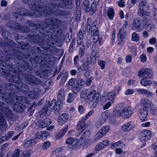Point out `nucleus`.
I'll return each mask as SVG.
<instances>
[{
    "label": "nucleus",
    "instance_id": "47",
    "mask_svg": "<svg viewBox=\"0 0 157 157\" xmlns=\"http://www.w3.org/2000/svg\"><path fill=\"white\" fill-rule=\"evenodd\" d=\"M100 0H94V2L91 4V9L93 10L92 14H94L95 13L96 9V6L98 4Z\"/></svg>",
    "mask_w": 157,
    "mask_h": 157
},
{
    "label": "nucleus",
    "instance_id": "23",
    "mask_svg": "<svg viewBox=\"0 0 157 157\" xmlns=\"http://www.w3.org/2000/svg\"><path fill=\"white\" fill-rule=\"evenodd\" d=\"M97 25V21L94 20L92 21V20L91 18H89L87 19V28L88 30L89 31L90 30H92L94 27H96Z\"/></svg>",
    "mask_w": 157,
    "mask_h": 157
},
{
    "label": "nucleus",
    "instance_id": "43",
    "mask_svg": "<svg viewBox=\"0 0 157 157\" xmlns=\"http://www.w3.org/2000/svg\"><path fill=\"white\" fill-rule=\"evenodd\" d=\"M38 22L40 23V21L38 20H36V21H27V24L28 26L30 27H33L34 26H36V27L38 25Z\"/></svg>",
    "mask_w": 157,
    "mask_h": 157
},
{
    "label": "nucleus",
    "instance_id": "41",
    "mask_svg": "<svg viewBox=\"0 0 157 157\" xmlns=\"http://www.w3.org/2000/svg\"><path fill=\"white\" fill-rule=\"evenodd\" d=\"M13 18L16 20H21L22 18V14L21 13L20 11L19 12H15L13 15Z\"/></svg>",
    "mask_w": 157,
    "mask_h": 157
},
{
    "label": "nucleus",
    "instance_id": "59",
    "mask_svg": "<svg viewBox=\"0 0 157 157\" xmlns=\"http://www.w3.org/2000/svg\"><path fill=\"white\" fill-rule=\"evenodd\" d=\"M20 156L21 157H30L31 154L29 151H26L22 152L20 154Z\"/></svg>",
    "mask_w": 157,
    "mask_h": 157
},
{
    "label": "nucleus",
    "instance_id": "55",
    "mask_svg": "<svg viewBox=\"0 0 157 157\" xmlns=\"http://www.w3.org/2000/svg\"><path fill=\"white\" fill-rule=\"evenodd\" d=\"M11 34L9 31H3L2 33V37L5 39H8V37H10Z\"/></svg>",
    "mask_w": 157,
    "mask_h": 157
},
{
    "label": "nucleus",
    "instance_id": "11",
    "mask_svg": "<svg viewBox=\"0 0 157 157\" xmlns=\"http://www.w3.org/2000/svg\"><path fill=\"white\" fill-rule=\"evenodd\" d=\"M85 82L83 79L81 78L78 79L75 84L71 89L72 91L75 94L81 91V89L84 86Z\"/></svg>",
    "mask_w": 157,
    "mask_h": 157
},
{
    "label": "nucleus",
    "instance_id": "36",
    "mask_svg": "<svg viewBox=\"0 0 157 157\" xmlns=\"http://www.w3.org/2000/svg\"><path fill=\"white\" fill-rule=\"evenodd\" d=\"M65 90L64 89H61L60 90L57 96V99L59 101H63L65 98Z\"/></svg>",
    "mask_w": 157,
    "mask_h": 157
},
{
    "label": "nucleus",
    "instance_id": "42",
    "mask_svg": "<svg viewBox=\"0 0 157 157\" xmlns=\"http://www.w3.org/2000/svg\"><path fill=\"white\" fill-rule=\"evenodd\" d=\"M78 55L80 58L83 57L85 54V47L84 45H81L78 47Z\"/></svg>",
    "mask_w": 157,
    "mask_h": 157
},
{
    "label": "nucleus",
    "instance_id": "13",
    "mask_svg": "<svg viewBox=\"0 0 157 157\" xmlns=\"http://www.w3.org/2000/svg\"><path fill=\"white\" fill-rule=\"evenodd\" d=\"M143 22H142L141 19L136 18L133 21L132 29L133 30H136L137 32L141 31L144 28Z\"/></svg>",
    "mask_w": 157,
    "mask_h": 157
},
{
    "label": "nucleus",
    "instance_id": "62",
    "mask_svg": "<svg viewBox=\"0 0 157 157\" xmlns=\"http://www.w3.org/2000/svg\"><path fill=\"white\" fill-rule=\"evenodd\" d=\"M99 33L98 29L97 28H96L95 29L91 30V35L95 36V37L99 36Z\"/></svg>",
    "mask_w": 157,
    "mask_h": 157
},
{
    "label": "nucleus",
    "instance_id": "5",
    "mask_svg": "<svg viewBox=\"0 0 157 157\" xmlns=\"http://www.w3.org/2000/svg\"><path fill=\"white\" fill-rule=\"evenodd\" d=\"M100 97V94L96 92L95 90L90 89V93L87 96V98L92 101V107L95 108L96 107Z\"/></svg>",
    "mask_w": 157,
    "mask_h": 157
},
{
    "label": "nucleus",
    "instance_id": "45",
    "mask_svg": "<svg viewBox=\"0 0 157 157\" xmlns=\"http://www.w3.org/2000/svg\"><path fill=\"white\" fill-rule=\"evenodd\" d=\"M68 75L66 72H64L60 82H59L60 85L62 86L66 82L68 78Z\"/></svg>",
    "mask_w": 157,
    "mask_h": 157
},
{
    "label": "nucleus",
    "instance_id": "51",
    "mask_svg": "<svg viewBox=\"0 0 157 157\" xmlns=\"http://www.w3.org/2000/svg\"><path fill=\"white\" fill-rule=\"evenodd\" d=\"M86 29L85 30L82 29V30H80L79 33L78 34V37L79 39H80V40L83 39L84 37V35L86 34Z\"/></svg>",
    "mask_w": 157,
    "mask_h": 157
},
{
    "label": "nucleus",
    "instance_id": "34",
    "mask_svg": "<svg viewBox=\"0 0 157 157\" xmlns=\"http://www.w3.org/2000/svg\"><path fill=\"white\" fill-rule=\"evenodd\" d=\"M139 6L140 8L139 10H146L148 9V6L146 0H141L140 3L139 4Z\"/></svg>",
    "mask_w": 157,
    "mask_h": 157
},
{
    "label": "nucleus",
    "instance_id": "2",
    "mask_svg": "<svg viewBox=\"0 0 157 157\" xmlns=\"http://www.w3.org/2000/svg\"><path fill=\"white\" fill-rule=\"evenodd\" d=\"M40 0H34L31 3V6L34 9V14L36 17H40L41 15L47 16L60 15L62 14L63 12L58 9V6H54L51 3L49 6H45L44 7L41 5Z\"/></svg>",
    "mask_w": 157,
    "mask_h": 157
},
{
    "label": "nucleus",
    "instance_id": "1",
    "mask_svg": "<svg viewBox=\"0 0 157 157\" xmlns=\"http://www.w3.org/2000/svg\"><path fill=\"white\" fill-rule=\"evenodd\" d=\"M12 57L16 59L18 62V67H15L13 64L10 61H0V65L9 70L8 73H6V76L8 78L10 82L17 83L20 85L21 80L18 75L25 74V71L27 70H30L29 66L24 61L25 59L24 54L17 50L13 51Z\"/></svg>",
    "mask_w": 157,
    "mask_h": 157
},
{
    "label": "nucleus",
    "instance_id": "40",
    "mask_svg": "<svg viewBox=\"0 0 157 157\" xmlns=\"http://www.w3.org/2000/svg\"><path fill=\"white\" fill-rule=\"evenodd\" d=\"M90 135V132L89 130L85 131L82 135L80 139L86 140L88 139Z\"/></svg>",
    "mask_w": 157,
    "mask_h": 157
},
{
    "label": "nucleus",
    "instance_id": "27",
    "mask_svg": "<svg viewBox=\"0 0 157 157\" xmlns=\"http://www.w3.org/2000/svg\"><path fill=\"white\" fill-rule=\"evenodd\" d=\"M68 114L66 113H62L59 116L58 118V121L60 125H62L65 123L68 119Z\"/></svg>",
    "mask_w": 157,
    "mask_h": 157
},
{
    "label": "nucleus",
    "instance_id": "22",
    "mask_svg": "<svg viewBox=\"0 0 157 157\" xmlns=\"http://www.w3.org/2000/svg\"><path fill=\"white\" fill-rule=\"evenodd\" d=\"M9 52V51L8 52L7 50H4L3 52L0 51V61H9V60L10 58L9 56L11 55Z\"/></svg>",
    "mask_w": 157,
    "mask_h": 157
},
{
    "label": "nucleus",
    "instance_id": "18",
    "mask_svg": "<svg viewBox=\"0 0 157 157\" xmlns=\"http://www.w3.org/2000/svg\"><path fill=\"white\" fill-rule=\"evenodd\" d=\"M15 95V91H12L11 92H9V94L7 95V98H6V95L4 94L3 95H0V97H1V99L2 100H4L6 102L12 103L14 100V98Z\"/></svg>",
    "mask_w": 157,
    "mask_h": 157
},
{
    "label": "nucleus",
    "instance_id": "33",
    "mask_svg": "<svg viewBox=\"0 0 157 157\" xmlns=\"http://www.w3.org/2000/svg\"><path fill=\"white\" fill-rule=\"evenodd\" d=\"M109 143V141L108 140L103 141L96 146V149L97 150L99 151L107 146Z\"/></svg>",
    "mask_w": 157,
    "mask_h": 157
},
{
    "label": "nucleus",
    "instance_id": "57",
    "mask_svg": "<svg viewBox=\"0 0 157 157\" xmlns=\"http://www.w3.org/2000/svg\"><path fill=\"white\" fill-rule=\"evenodd\" d=\"M21 13L22 14V17L27 16L30 15L29 11L28 10L25 9L21 8Z\"/></svg>",
    "mask_w": 157,
    "mask_h": 157
},
{
    "label": "nucleus",
    "instance_id": "54",
    "mask_svg": "<svg viewBox=\"0 0 157 157\" xmlns=\"http://www.w3.org/2000/svg\"><path fill=\"white\" fill-rule=\"evenodd\" d=\"M107 15L110 19L113 18L114 16V11L112 8H109L108 11Z\"/></svg>",
    "mask_w": 157,
    "mask_h": 157
},
{
    "label": "nucleus",
    "instance_id": "52",
    "mask_svg": "<svg viewBox=\"0 0 157 157\" xmlns=\"http://www.w3.org/2000/svg\"><path fill=\"white\" fill-rule=\"evenodd\" d=\"M21 103H16L14 105V109L16 111L19 112H22V108L21 106Z\"/></svg>",
    "mask_w": 157,
    "mask_h": 157
},
{
    "label": "nucleus",
    "instance_id": "14",
    "mask_svg": "<svg viewBox=\"0 0 157 157\" xmlns=\"http://www.w3.org/2000/svg\"><path fill=\"white\" fill-rule=\"evenodd\" d=\"M45 36L44 33H43L41 35L42 37L40 36L39 35H33L30 36L29 39L31 42L41 44L44 42L45 38H47V37H45Z\"/></svg>",
    "mask_w": 157,
    "mask_h": 157
},
{
    "label": "nucleus",
    "instance_id": "9",
    "mask_svg": "<svg viewBox=\"0 0 157 157\" xmlns=\"http://www.w3.org/2000/svg\"><path fill=\"white\" fill-rule=\"evenodd\" d=\"M73 138H68L66 141L67 144H69L68 149L70 150H72L74 148L78 149L82 145V144L80 141L78 140H74Z\"/></svg>",
    "mask_w": 157,
    "mask_h": 157
},
{
    "label": "nucleus",
    "instance_id": "53",
    "mask_svg": "<svg viewBox=\"0 0 157 157\" xmlns=\"http://www.w3.org/2000/svg\"><path fill=\"white\" fill-rule=\"evenodd\" d=\"M145 10H138V14L140 16H148L149 15V13L145 11Z\"/></svg>",
    "mask_w": 157,
    "mask_h": 157
},
{
    "label": "nucleus",
    "instance_id": "44",
    "mask_svg": "<svg viewBox=\"0 0 157 157\" xmlns=\"http://www.w3.org/2000/svg\"><path fill=\"white\" fill-rule=\"evenodd\" d=\"M115 96V92L112 91L110 92L107 95V99L109 100H110V101L113 102L114 100V97Z\"/></svg>",
    "mask_w": 157,
    "mask_h": 157
},
{
    "label": "nucleus",
    "instance_id": "12",
    "mask_svg": "<svg viewBox=\"0 0 157 157\" xmlns=\"http://www.w3.org/2000/svg\"><path fill=\"white\" fill-rule=\"evenodd\" d=\"M121 116L125 118L130 117L134 113V110L131 107H124L122 104Z\"/></svg>",
    "mask_w": 157,
    "mask_h": 157
},
{
    "label": "nucleus",
    "instance_id": "50",
    "mask_svg": "<svg viewBox=\"0 0 157 157\" xmlns=\"http://www.w3.org/2000/svg\"><path fill=\"white\" fill-rule=\"evenodd\" d=\"M109 128V126H106L102 128L99 132H100L101 135L104 136L108 131Z\"/></svg>",
    "mask_w": 157,
    "mask_h": 157
},
{
    "label": "nucleus",
    "instance_id": "32",
    "mask_svg": "<svg viewBox=\"0 0 157 157\" xmlns=\"http://www.w3.org/2000/svg\"><path fill=\"white\" fill-rule=\"evenodd\" d=\"M151 102L147 99L142 100L140 104L144 107V108H147V109H149L151 106Z\"/></svg>",
    "mask_w": 157,
    "mask_h": 157
},
{
    "label": "nucleus",
    "instance_id": "56",
    "mask_svg": "<svg viewBox=\"0 0 157 157\" xmlns=\"http://www.w3.org/2000/svg\"><path fill=\"white\" fill-rule=\"evenodd\" d=\"M32 52H35L36 54L42 53V50L37 46H34L32 48Z\"/></svg>",
    "mask_w": 157,
    "mask_h": 157
},
{
    "label": "nucleus",
    "instance_id": "3",
    "mask_svg": "<svg viewBox=\"0 0 157 157\" xmlns=\"http://www.w3.org/2000/svg\"><path fill=\"white\" fill-rule=\"evenodd\" d=\"M55 33V31L54 29L50 28L48 29L47 30L45 31L44 33V35L45 37L44 40L46 43V45L44 46V47L46 49H50V47H52V49L50 50L51 52H53L55 49V47H53L54 44L57 45L58 44V41L56 39L53 38V35Z\"/></svg>",
    "mask_w": 157,
    "mask_h": 157
},
{
    "label": "nucleus",
    "instance_id": "60",
    "mask_svg": "<svg viewBox=\"0 0 157 157\" xmlns=\"http://www.w3.org/2000/svg\"><path fill=\"white\" fill-rule=\"evenodd\" d=\"M99 36L94 37L93 38V44L91 50H93V52H94V49H95V45H94V44H96L98 42L99 39Z\"/></svg>",
    "mask_w": 157,
    "mask_h": 157
},
{
    "label": "nucleus",
    "instance_id": "39",
    "mask_svg": "<svg viewBox=\"0 0 157 157\" xmlns=\"http://www.w3.org/2000/svg\"><path fill=\"white\" fill-rule=\"evenodd\" d=\"M89 68V65L84 61L82 64L81 66L78 67V70L79 71L81 70L82 71H84L88 70Z\"/></svg>",
    "mask_w": 157,
    "mask_h": 157
},
{
    "label": "nucleus",
    "instance_id": "25",
    "mask_svg": "<svg viewBox=\"0 0 157 157\" xmlns=\"http://www.w3.org/2000/svg\"><path fill=\"white\" fill-rule=\"evenodd\" d=\"M20 87H18L17 86L15 85L16 88L18 91H20L22 93H24L25 91L28 90L29 86L26 84L21 82L20 83Z\"/></svg>",
    "mask_w": 157,
    "mask_h": 157
},
{
    "label": "nucleus",
    "instance_id": "48",
    "mask_svg": "<svg viewBox=\"0 0 157 157\" xmlns=\"http://www.w3.org/2000/svg\"><path fill=\"white\" fill-rule=\"evenodd\" d=\"M75 45V39H73L71 42L69 52V53H72L74 50V48Z\"/></svg>",
    "mask_w": 157,
    "mask_h": 157
},
{
    "label": "nucleus",
    "instance_id": "4",
    "mask_svg": "<svg viewBox=\"0 0 157 157\" xmlns=\"http://www.w3.org/2000/svg\"><path fill=\"white\" fill-rule=\"evenodd\" d=\"M38 22L39 29L43 30L46 28H48L50 26L55 25L56 24L60 23V20L59 19L50 18L46 19L45 21L41 22L40 21V23Z\"/></svg>",
    "mask_w": 157,
    "mask_h": 157
},
{
    "label": "nucleus",
    "instance_id": "7",
    "mask_svg": "<svg viewBox=\"0 0 157 157\" xmlns=\"http://www.w3.org/2000/svg\"><path fill=\"white\" fill-rule=\"evenodd\" d=\"M63 101H59L58 100L57 101L55 99H53L51 103L48 102L51 106L50 109L52 111L54 110L55 114L57 115H59L61 112V109L63 106Z\"/></svg>",
    "mask_w": 157,
    "mask_h": 157
},
{
    "label": "nucleus",
    "instance_id": "15",
    "mask_svg": "<svg viewBox=\"0 0 157 157\" xmlns=\"http://www.w3.org/2000/svg\"><path fill=\"white\" fill-rule=\"evenodd\" d=\"M153 73L152 71L149 68H144L140 70L138 72V75L140 77H145L147 78H150L152 77Z\"/></svg>",
    "mask_w": 157,
    "mask_h": 157
},
{
    "label": "nucleus",
    "instance_id": "58",
    "mask_svg": "<svg viewBox=\"0 0 157 157\" xmlns=\"http://www.w3.org/2000/svg\"><path fill=\"white\" fill-rule=\"evenodd\" d=\"M103 136L101 135L100 132H98L95 136L94 137L93 141L94 142H96L98 140L100 139Z\"/></svg>",
    "mask_w": 157,
    "mask_h": 157
},
{
    "label": "nucleus",
    "instance_id": "6",
    "mask_svg": "<svg viewBox=\"0 0 157 157\" xmlns=\"http://www.w3.org/2000/svg\"><path fill=\"white\" fill-rule=\"evenodd\" d=\"M7 26L12 29L17 30L21 33H28L30 30L29 28L25 27H22L16 21H11L7 23Z\"/></svg>",
    "mask_w": 157,
    "mask_h": 157
},
{
    "label": "nucleus",
    "instance_id": "29",
    "mask_svg": "<svg viewBox=\"0 0 157 157\" xmlns=\"http://www.w3.org/2000/svg\"><path fill=\"white\" fill-rule=\"evenodd\" d=\"M122 111V104H121L116 107L113 114L116 117L121 116Z\"/></svg>",
    "mask_w": 157,
    "mask_h": 157
},
{
    "label": "nucleus",
    "instance_id": "10",
    "mask_svg": "<svg viewBox=\"0 0 157 157\" xmlns=\"http://www.w3.org/2000/svg\"><path fill=\"white\" fill-rule=\"evenodd\" d=\"M0 110L6 115H7L11 111L9 108L4 107L3 105H0ZM3 115L0 112V128L5 127L6 122L3 119Z\"/></svg>",
    "mask_w": 157,
    "mask_h": 157
},
{
    "label": "nucleus",
    "instance_id": "63",
    "mask_svg": "<svg viewBox=\"0 0 157 157\" xmlns=\"http://www.w3.org/2000/svg\"><path fill=\"white\" fill-rule=\"evenodd\" d=\"M20 150L19 149H17L15 150L12 155V157H21L20 155Z\"/></svg>",
    "mask_w": 157,
    "mask_h": 157
},
{
    "label": "nucleus",
    "instance_id": "26",
    "mask_svg": "<svg viewBox=\"0 0 157 157\" xmlns=\"http://www.w3.org/2000/svg\"><path fill=\"white\" fill-rule=\"evenodd\" d=\"M51 123L50 119L47 118L44 120H41L38 122V126L41 128H44L47 127Z\"/></svg>",
    "mask_w": 157,
    "mask_h": 157
},
{
    "label": "nucleus",
    "instance_id": "28",
    "mask_svg": "<svg viewBox=\"0 0 157 157\" xmlns=\"http://www.w3.org/2000/svg\"><path fill=\"white\" fill-rule=\"evenodd\" d=\"M51 106L49 104L44 107L40 111V114L41 116L42 115H44V116H48L52 110H51Z\"/></svg>",
    "mask_w": 157,
    "mask_h": 157
},
{
    "label": "nucleus",
    "instance_id": "61",
    "mask_svg": "<svg viewBox=\"0 0 157 157\" xmlns=\"http://www.w3.org/2000/svg\"><path fill=\"white\" fill-rule=\"evenodd\" d=\"M74 95L73 93H69L68 95V98L67 100V101L70 103L72 102L74 100Z\"/></svg>",
    "mask_w": 157,
    "mask_h": 157
},
{
    "label": "nucleus",
    "instance_id": "38",
    "mask_svg": "<svg viewBox=\"0 0 157 157\" xmlns=\"http://www.w3.org/2000/svg\"><path fill=\"white\" fill-rule=\"evenodd\" d=\"M26 95L29 98L32 99L36 98L38 97L37 94L33 91H28L26 93Z\"/></svg>",
    "mask_w": 157,
    "mask_h": 157
},
{
    "label": "nucleus",
    "instance_id": "35",
    "mask_svg": "<svg viewBox=\"0 0 157 157\" xmlns=\"http://www.w3.org/2000/svg\"><path fill=\"white\" fill-rule=\"evenodd\" d=\"M148 79L143 77L141 79L140 83L141 85L144 86L150 85L152 83V82L150 80H148Z\"/></svg>",
    "mask_w": 157,
    "mask_h": 157
},
{
    "label": "nucleus",
    "instance_id": "31",
    "mask_svg": "<svg viewBox=\"0 0 157 157\" xmlns=\"http://www.w3.org/2000/svg\"><path fill=\"white\" fill-rule=\"evenodd\" d=\"M36 143V141L34 139L28 140L25 142L23 146L25 148H27L34 145Z\"/></svg>",
    "mask_w": 157,
    "mask_h": 157
},
{
    "label": "nucleus",
    "instance_id": "19",
    "mask_svg": "<svg viewBox=\"0 0 157 157\" xmlns=\"http://www.w3.org/2000/svg\"><path fill=\"white\" fill-rule=\"evenodd\" d=\"M56 2H57V4H53V3L52 2V4H53L55 6H58V9L59 10L63 12V14L60 15H57V16H61V15H62L64 14V12L63 11L59 10V7H63L64 6H66L67 7L71 6L72 4V0H64L62 1L61 3H59V4H58V1Z\"/></svg>",
    "mask_w": 157,
    "mask_h": 157
},
{
    "label": "nucleus",
    "instance_id": "37",
    "mask_svg": "<svg viewBox=\"0 0 157 157\" xmlns=\"http://www.w3.org/2000/svg\"><path fill=\"white\" fill-rule=\"evenodd\" d=\"M107 119V116H106L105 114L103 113L101 116L100 117V121L98 123L97 125V127H100V125L103 124V123Z\"/></svg>",
    "mask_w": 157,
    "mask_h": 157
},
{
    "label": "nucleus",
    "instance_id": "20",
    "mask_svg": "<svg viewBox=\"0 0 157 157\" xmlns=\"http://www.w3.org/2000/svg\"><path fill=\"white\" fill-rule=\"evenodd\" d=\"M0 45L1 47L4 49H8L9 48L10 50H11L10 48H11L12 47V49H13V47H16V44L13 41L11 40L9 41V42H3L2 43H0Z\"/></svg>",
    "mask_w": 157,
    "mask_h": 157
},
{
    "label": "nucleus",
    "instance_id": "64",
    "mask_svg": "<svg viewBox=\"0 0 157 157\" xmlns=\"http://www.w3.org/2000/svg\"><path fill=\"white\" fill-rule=\"evenodd\" d=\"M132 39L133 40L136 41H138L139 40V35L136 32H134L132 34Z\"/></svg>",
    "mask_w": 157,
    "mask_h": 157
},
{
    "label": "nucleus",
    "instance_id": "21",
    "mask_svg": "<svg viewBox=\"0 0 157 157\" xmlns=\"http://www.w3.org/2000/svg\"><path fill=\"white\" fill-rule=\"evenodd\" d=\"M135 127V125L133 122L129 121L123 125L121 129L123 131H128L132 129Z\"/></svg>",
    "mask_w": 157,
    "mask_h": 157
},
{
    "label": "nucleus",
    "instance_id": "30",
    "mask_svg": "<svg viewBox=\"0 0 157 157\" xmlns=\"http://www.w3.org/2000/svg\"><path fill=\"white\" fill-rule=\"evenodd\" d=\"M83 4L84 8L86 11V12H89L91 15H93V14H92L93 12V10H92L91 9V6L90 7V5L89 1L88 0H85L83 2Z\"/></svg>",
    "mask_w": 157,
    "mask_h": 157
},
{
    "label": "nucleus",
    "instance_id": "17",
    "mask_svg": "<svg viewBox=\"0 0 157 157\" xmlns=\"http://www.w3.org/2000/svg\"><path fill=\"white\" fill-rule=\"evenodd\" d=\"M151 136V133L148 130L142 131L139 135V139L141 141H146Z\"/></svg>",
    "mask_w": 157,
    "mask_h": 157
},
{
    "label": "nucleus",
    "instance_id": "49",
    "mask_svg": "<svg viewBox=\"0 0 157 157\" xmlns=\"http://www.w3.org/2000/svg\"><path fill=\"white\" fill-rule=\"evenodd\" d=\"M13 84L11 83H7L5 86L6 89L8 90L9 92H11L12 91H15V90L13 88Z\"/></svg>",
    "mask_w": 157,
    "mask_h": 157
},
{
    "label": "nucleus",
    "instance_id": "8",
    "mask_svg": "<svg viewBox=\"0 0 157 157\" xmlns=\"http://www.w3.org/2000/svg\"><path fill=\"white\" fill-rule=\"evenodd\" d=\"M29 70L25 71V74L23 75V77L29 83L34 85H39L41 83L40 79L29 74Z\"/></svg>",
    "mask_w": 157,
    "mask_h": 157
},
{
    "label": "nucleus",
    "instance_id": "24",
    "mask_svg": "<svg viewBox=\"0 0 157 157\" xmlns=\"http://www.w3.org/2000/svg\"><path fill=\"white\" fill-rule=\"evenodd\" d=\"M148 109L146 108H143L140 109V117L142 121L146 120V117L148 114Z\"/></svg>",
    "mask_w": 157,
    "mask_h": 157
},
{
    "label": "nucleus",
    "instance_id": "46",
    "mask_svg": "<svg viewBox=\"0 0 157 157\" xmlns=\"http://www.w3.org/2000/svg\"><path fill=\"white\" fill-rule=\"evenodd\" d=\"M36 75L40 78H44L47 75V73L45 71L38 70L35 72Z\"/></svg>",
    "mask_w": 157,
    "mask_h": 157
},
{
    "label": "nucleus",
    "instance_id": "16",
    "mask_svg": "<svg viewBox=\"0 0 157 157\" xmlns=\"http://www.w3.org/2000/svg\"><path fill=\"white\" fill-rule=\"evenodd\" d=\"M126 32L124 28H120L119 29V32L117 35V40L119 44H122L124 43V40L125 38Z\"/></svg>",
    "mask_w": 157,
    "mask_h": 157
}]
</instances>
